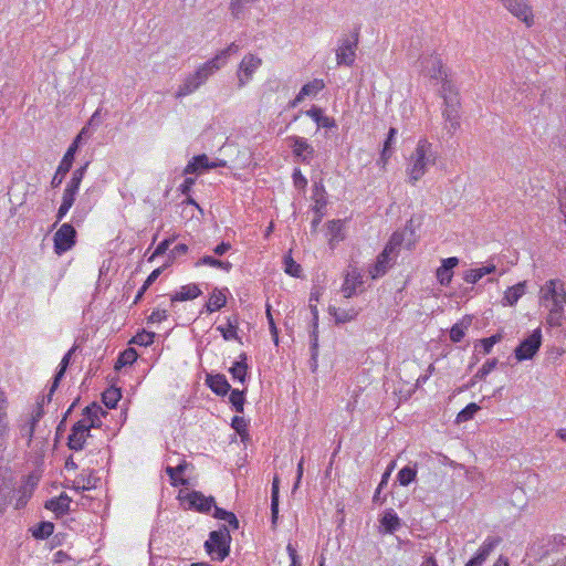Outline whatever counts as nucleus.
Wrapping results in <instances>:
<instances>
[{
    "mask_svg": "<svg viewBox=\"0 0 566 566\" xmlns=\"http://www.w3.org/2000/svg\"><path fill=\"white\" fill-rule=\"evenodd\" d=\"M538 305L546 311L545 323L560 327L565 321L566 286L560 279L545 281L538 290Z\"/></svg>",
    "mask_w": 566,
    "mask_h": 566,
    "instance_id": "obj_1",
    "label": "nucleus"
},
{
    "mask_svg": "<svg viewBox=\"0 0 566 566\" xmlns=\"http://www.w3.org/2000/svg\"><path fill=\"white\" fill-rule=\"evenodd\" d=\"M438 158L433 144L427 138H420L407 158V182L415 186L437 164Z\"/></svg>",
    "mask_w": 566,
    "mask_h": 566,
    "instance_id": "obj_2",
    "label": "nucleus"
},
{
    "mask_svg": "<svg viewBox=\"0 0 566 566\" xmlns=\"http://www.w3.org/2000/svg\"><path fill=\"white\" fill-rule=\"evenodd\" d=\"M99 412L101 408L95 405L85 408L84 417L73 426L69 436V447L72 450L83 449L84 443L90 436L91 428L99 426Z\"/></svg>",
    "mask_w": 566,
    "mask_h": 566,
    "instance_id": "obj_3",
    "label": "nucleus"
},
{
    "mask_svg": "<svg viewBox=\"0 0 566 566\" xmlns=\"http://www.w3.org/2000/svg\"><path fill=\"white\" fill-rule=\"evenodd\" d=\"M220 69L211 59L197 67L193 73L188 74L176 91L177 98H184L199 90L210 76Z\"/></svg>",
    "mask_w": 566,
    "mask_h": 566,
    "instance_id": "obj_4",
    "label": "nucleus"
},
{
    "mask_svg": "<svg viewBox=\"0 0 566 566\" xmlns=\"http://www.w3.org/2000/svg\"><path fill=\"white\" fill-rule=\"evenodd\" d=\"M420 72L430 81L442 83V91H451V83L447 81V70L442 64V60L437 53H423L419 59Z\"/></svg>",
    "mask_w": 566,
    "mask_h": 566,
    "instance_id": "obj_5",
    "label": "nucleus"
},
{
    "mask_svg": "<svg viewBox=\"0 0 566 566\" xmlns=\"http://www.w3.org/2000/svg\"><path fill=\"white\" fill-rule=\"evenodd\" d=\"M230 543V532L226 526H223L209 534V538L206 541L205 547L212 559L223 560L229 555Z\"/></svg>",
    "mask_w": 566,
    "mask_h": 566,
    "instance_id": "obj_6",
    "label": "nucleus"
},
{
    "mask_svg": "<svg viewBox=\"0 0 566 566\" xmlns=\"http://www.w3.org/2000/svg\"><path fill=\"white\" fill-rule=\"evenodd\" d=\"M261 65L262 59L259 55L253 53L245 54L237 71L238 87L242 88L248 85Z\"/></svg>",
    "mask_w": 566,
    "mask_h": 566,
    "instance_id": "obj_7",
    "label": "nucleus"
},
{
    "mask_svg": "<svg viewBox=\"0 0 566 566\" xmlns=\"http://www.w3.org/2000/svg\"><path fill=\"white\" fill-rule=\"evenodd\" d=\"M54 252L62 255L70 251L76 242V231L70 223H63L54 233Z\"/></svg>",
    "mask_w": 566,
    "mask_h": 566,
    "instance_id": "obj_8",
    "label": "nucleus"
},
{
    "mask_svg": "<svg viewBox=\"0 0 566 566\" xmlns=\"http://www.w3.org/2000/svg\"><path fill=\"white\" fill-rule=\"evenodd\" d=\"M542 345V331L536 328L515 348V358L518 361L527 360L538 352Z\"/></svg>",
    "mask_w": 566,
    "mask_h": 566,
    "instance_id": "obj_9",
    "label": "nucleus"
},
{
    "mask_svg": "<svg viewBox=\"0 0 566 566\" xmlns=\"http://www.w3.org/2000/svg\"><path fill=\"white\" fill-rule=\"evenodd\" d=\"M289 146L292 148L294 157L303 164H310L315 154L314 147L306 138L300 136H290L286 138Z\"/></svg>",
    "mask_w": 566,
    "mask_h": 566,
    "instance_id": "obj_10",
    "label": "nucleus"
},
{
    "mask_svg": "<svg viewBox=\"0 0 566 566\" xmlns=\"http://www.w3.org/2000/svg\"><path fill=\"white\" fill-rule=\"evenodd\" d=\"M504 8L510 11L518 20L523 21L527 27L534 22L532 7L528 0H500Z\"/></svg>",
    "mask_w": 566,
    "mask_h": 566,
    "instance_id": "obj_11",
    "label": "nucleus"
},
{
    "mask_svg": "<svg viewBox=\"0 0 566 566\" xmlns=\"http://www.w3.org/2000/svg\"><path fill=\"white\" fill-rule=\"evenodd\" d=\"M181 500L188 509L196 510L200 513H208L216 505L212 496H206L198 491L186 494Z\"/></svg>",
    "mask_w": 566,
    "mask_h": 566,
    "instance_id": "obj_12",
    "label": "nucleus"
},
{
    "mask_svg": "<svg viewBox=\"0 0 566 566\" xmlns=\"http://www.w3.org/2000/svg\"><path fill=\"white\" fill-rule=\"evenodd\" d=\"M357 41L344 39L336 50L338 65L352 66L356 59Z\"/></svg>",
    "mask_w": 566,
    "mask_h": 566,
    "instance_id": "obj_13",
    "label": "nucleus"
},
{
    "mask_svg": "<svg viewBox=\"0 0 566 566\" xmlns=\"http://www.w3.org/2000/svg\"><path fill=\"white\" fill-rule=\"evenodd\" d=\"M227 163L222 159L210 160L207 155L195 156L185 167V174H196L201 169H213L226 167Z\"/></svg>",
    "mask_w": 566,
    "mask_h": 566,
    "instance_id": "obj_14",
    "label": "nucleus"
},
{
    "mask_svg": "<svg viewBox=\"0 0 566 566\" xmlns=\"http://www.w3.org/2000/svg\"><path fill=\"white\" fill-rule=\"evenodd\" d=\"M75 153L76 145H70L52 178V187H59L62 184L65 175L70 171L72 167Z\"/></svg>",
    "mask_w": 566,
    "mask_h": 566,
    "instance_id": "obj_15",
    "label": "nucleus"
},
{
    "mask_svg": "<svg viewBox=\"0 0 566 566\" xmlns=\"http://www.w3.org/2000/svg\"><path fill=\"white\" fill-rule=\"evenodd\" d=\"M443 98L447 104V109L444 111L446 120L449 123V127L455 130L460 125L457 109L459 105L458 96L457 94H452L451 91H448L443 92Z\"/></svg>",
    "mask_w": 566,
    "mask_h": 566,
    "instance_id": "obj_16",
    "label": "nucleus"
},
{
    "mask_svg": "<svg viewBox=\"0 0 566 566\" xmlns=\"http://www.w3.org/2000/svg\"><path fill=\"white\" fill-rule=\"evenodd\" d=\"M363 284V276L358 269L350 268L346 275L342 286V293L344 297L349 298L357 293V289Z\"/></svg>",
    "mask_w": 566,
    "mask_h": 566,
    "instance_id": "obj_17",
    "label": "nucleus"
},
{
    "mask_svg": "<svg viewBox=\"0 0 566 566\" xmlns=\"http://www.w3.org/2000/svg\"><path fill=\"white\" fill-rule=\"evenodd\" d=\"M43 416V408L41 405H38L33 410L31 416L25 420V422L19 424V433L21 438H25L28 444L31 443L35 424L40 421Z\"/></svg>",
    "mask_w": 566,
    "mask_h": 566,
    "instance_id": "obj_18",
    "label": "nucleus"
},
{
    "mask_svg": "<svg viewBox=\"0 0 566 566\" xmlns=\"http://www.w3.org/2000/svg\"><path fill=\"white\" fill-rule=\"evenodd\" d=\"M8 401L4 392L0 390V450L6 448L7 440L10 433V426L8 420Z\"/></svg>",
    "mask_w": 566,
    "mask_h": 566,
    "instance_id": "obj_19",
    "label": "nucleus"
},
{
    "mask_svg": "<svg viewBox=\"0 0 566 566\" xmlns=\"http://www.w3.org/2000/svg\"><path fill=\"white\" fill-rule=\"evenodd\" d=\"M324 87H325L324 81L319 80V78H315V80L306 83L300 90V92L295 96V98L291 102V106L292 107L297 106L307 96H316Z\"/></svg>",
    "mask_w": 566,
    "mask_h": 566,
    "instance_id": "obj_20",
    "label": "nucleus"
},
{
    "mask_svg": "<svg viewBox=\"0 0 566 566\" xmlns=\"http://www.w3.org/2000/svg\"><path fill=\"white\" fill-rule=\"evenodd\" d=\"M459 264V259L455 256L447 258L442 260L441 266L437 269V280L441 285H449L453 273L452 270Z\"/></svg>",
    "mask_w": 566,
    "mask_h": 566,
    "instance_id": "obj_21",
    "label": "nucleus"
},
{
    "mask_svg": "<svg viewBox=\"0 0 566 566\" xmlns=\"http://www.w3.org/2000/svg\"><path fill=\"white\" fill-rule=\"evenodd\" d=\"M229 290L227 287L218 289L214 287L210 294V297L206 304V311L213 313L221 310L227 304V295Z\"/></svg>",
    "mask_w": 566,
    "mask_h": 566,
    "instance_id": "obj_22",
    "label": "nucleus"
},
{
    "mask_svg": "<svg viewBox=\"0 0 566 566\" xmlns=\"http://www.w3.org/2000/svg\"><path fill=\"white\" fill-rule=\"evenodd\" d=\"M526 293V281L507 287L502 298L503 306H513Z\"/></svg>",
    "mask_w": 566,
    "mask_h": 566,
    "instance_id": "obj_23",
    "label": "nucleus"
},
{
    "mask_svg": "<svg viewBox=\"0 0 566 566\" xmlns=\"http://www.w3.org/2000/svg\"><path fill=\"white\" fill-rule=\"evenodd\" d=\"M313 206L312 210L314 213H324L327 206L326 191L322 182H316L313 187Z\"/></svg>",
    "mask_w": 566,
    "mask_h": 566,
    "instance_id": "obj_24",
    "label": "nucleus"
},
{
    "mask_svg": "<svg viewBox=\"0 0 566 566\" xmlns=\"http://www.w3.org/2000/svg\"><path fill=\"white\" fill-rule=\"evenodd\" d=\"M401 525L400 518L397 513L392 510H386L380 518V528L382 533H394Z\"/></svg>",
    "mask_w": 566,
    "mask_h": 566,
    "instance_id": "obj_25",
    "label": "nucleus"
},
{
    "mask_svg": "<svg viewBox=\"0 0 566 566\" xmlns=\"http://www.w3.org/2000/svg\"><path fill=\"white\" fill-rule=\"evenodd\" d=\"M238 325L239 319L237 316H230L227 317V324L226 325H219L217 326V331L221 333L224 340H239L240 337L238 335Z\"/></svg>",
    "mask_w": 566,
    "mask_h": 566,
    "instance_id": "obj_26",
    "label": "nucleus"
},
{
    "mask_svg": "<svg viewBox=\"0 0 566 566\" xmlns=\"http://www.w3.org/2000/svg\"><path fill=\"white\" fill-rule=\"evenodd\" d=\"M201 294V290L197 284H187L180 287L170 296L171 303L184 302L197 298Z\"/></svg>",
    "mask_w": 566,
    "mask_h": 566,
    "instance_id": "obj_27",
    "label": "nucleus"
},
{
    "mask_svg": "<svg viewBox=\"0 0 566 566\" xmlns=\"http://www.w3.org/2000/svg\"><path fill=\"white\" fill-rule=\"evenodd\" d=\"M496 271V266L494 264H486L480 268L470 269L464 273L463 280L467 283L475 284L479 282L483 276L494 273Z\"/></svg>",
    "mask_w": 566,
    "mask_h": 566,
    "instance_id": "obj_28",
    "label": "nucleus"
},
{
    "mask_svg": "<svg viewBox=\"0 0 566 566\" xmlns=\"http://www.w3.org/2000/svg\"><path fill=\"white\" fill-rule=\"evenodd\" d=\"M392 254L387 252L385 249L377 258V262L370 269L369 273L373 279H378L386 273L388 268L390 266V261L392 260Z\"/></svg>",
    "mask_w": 566,
    "mask_h": 566,
    "instance_id": "obj_29",
    "label": "nucleus"
},
{
    "mask_svg": "<svg viewBox=\"0 0 566 566\" xmlns=\"http://www.w3.org/2000/svg\"><path fill=\"white\" fill-rule=\"evenodd\" d=\"M305 114L316 123L317 127L333 128L336 126L334 118L325 116L319 107L313 106Z\"/></svg>",
    "mask_w": 566,
    "mask_h": 566,
    "instance_id": "obj_30",
    "label": "nucleus"
},
{
    "mask_svg": "<svg viewBox=\"0 0 566 566\" xmlns=\"http://www.w3.org/2000/svg\"><path fill=\"white\" fill-rule=\"evenodd\" d=\"M207 384L210 389L217 395H227L230 390V384L228 382L226 376L217 374L207 377Z\"/></svg>",
    "mask_w": 566,
    "mask_h": 566,
    "instance_id": "obj_31",
    "label": "nucleus"
},
{
    "mask_svg": "<svg viewBox=\"0 0 566 566\" xmlns=\"http://www.w3.org/2000/svg\"><path fill=\"white\" fill-rule=\"evenodd\" d=\"M71 499L66 494H61L57 497L51 499L46 502L45 507L55 513L56 516L63 515L69 511Z\"/></svg>",
    "mask_w": 566,
    "mask_h": 566,
    "instance_id": "obj_32",
    "label": "nucleus"
},
{
    "mask_svg": "<svg viewBox=\"0 0 566 566\" xmlns=\"http://www.w3.org/2000/svg\"><path fill=\"white\" fill-rule=\"evenodd\" d=\"M98 479L90 472L88 474H80L73 481V488L76 491L92 490L96 488Z\"/></svg>",
    "mask_w": 566,
    "mask_h": 566,
    "instance_id": "obj_33",
    "label": "nucleus"
},
{
    "mask_svg": "<svg viewBox=\"0 0 566 566\" xmlns=\"http://www.w3.org/2000/svg\"><path fill=\"white\" fill-rule=\"evenodd\" d=\"M328 313L335 318L336 323H347L357 316V312L354 308L345 310L335 306H329Z\"/></svg>",
    "mask_w": 566,
    "mask_h": 566,
    "instance_id": "obj_34",
    "label": "nucleus"
},
{
    "mask_svg": "<svg viewBox=\"0 0 566 566\" xmlns=\"http://www.w3.org/2000/svg\"><path fill=\"white\" fill-rule=\"evenodd\" d=\"M76 195L75 192H72L71 190H65L64 189V192H63V197H62V203L57 210V214H56V221H61L66 214L67 212L70 211V209L72 208L74 201H75V198H76Z\"/></svg>",
    "mask_w": 566,
    "mask_h": 566,
    "instance_id": "obj_35",
    "label": "nucleus"
},
{
    "mask_svg": "<svg viewBox=\"0 0 566 566\" xmlns=\"http://www.w3.org/2000/svg\"><path fill=\"white\" fill-rule=\"evenodd\" d=\"M245 359L247 356L244 354L240 355V360L235 361L229 369L232 378L240 382H244L247 377L248 366L245 364Z\"/></svg>",
    "mask_w": 566,
    "mask_h": 566,
    "instance_id": "obj_36",
    "label": "nucleus"
},
{
    "mask_svg": "<svg viewBox=\"0 0 566 566\" xmlns=\"http://www.w3.org/2000/svg\"><path fill=\"white\" fill-rule=\"evenodd\" d=\"M499 537L489 536L484 539L476 552V556L482 558L484 562L490 556V554L495 549V547L500 544Z\"/></svg>",
    "mask_w": 566,
    "mask_h": 566,
    "instance_id": "obj_37",
    "label": "nucleus"
},
{
    "mask_svg": "<svg viewBox=\"0 0 566 566\" xmlns=\"http://www.w3.org/2000/svg\"><path fill=\"white\" fill-rule=\"evenodd\" d=\"M239 45L237 43H231L228 48L218 52L211 60L217 63L218 67L221 70L227 63L228 59L231 54H235L239 51Z\"/></svg>",
    "mask_w": 566,
    "mask_h": 566,
    "instance_id": "obj_38",
    "label": "nucleus"
},
{
    "mask_svg": "<svg viewBox=\"0 0 566 566\" xmlns=\"http://www.w3.org/2000/svg\"><path fill=\"white\" fill-rule=\"evenodd\" d=\"M397 134H398V130L394 127H391L388 132L387 138L384 144V149H382V153H381L380 159H379V163H381L382 166H385L387 164V160L391 156V147L395 143V138H396Z\"/></svg>",
    "mask_w": 566,
    "mask_h": 566,
    "instance_id": "obj_39",
    "label": "nucleus"
},
{
    "mask_svg": "<svg viewBox=\"0 0 566 566\" xmlns=\"http://www.w3.org/2000/svg\"><path fill=\"white\" fill-rule=\"evenodd\" d=\"M342 230L343 223L340 220H333L328 223L327 234L331 247H335V244L343 240Z\"/></svg>",
    "mask_w": 566,
    "mask_h": 566,
    "instance_id": "obj_40",
    "label": "nucleus"
},
{
    "mask_svg": "<svg viewBox=\"0 0 566 566\" xmlns=\"http://www.w3.org/2000/svg\"><path fill=\"white\" fill-rule=\"evenodd\" d=\"M200 265H208V266H212V268H218V269H221L226 272H229L232 268V264L228 261H221V260H218V259H214L213 256H210V255H205L202 256L197 263H196V266H200Z\"/></svg>",
    "mask_w": 566,
    "mask_h": 566,
    "instance_id": "obj_41",
    "label": "nucleus"
},
{
    "mask_svg": "<svg viewBox=\"0 0 566 566\" xmlns=\"http://www.w3.org/2000/svg\"><path fill=\"white\" fill-rule=\"evenodd\" d=\"M88 164L77 168L73 171L71 180L67 182L65 190H71L72 192L77 193L80 189V185L84 178L86 168Z\"/></svg>",
    "mask_w": 566,
    "mask_h": 566,
    "instance_id": "obj_42",
    "label": "nucleus"
},
{
    "mask_svg": "<svg viewBox=\"0 0 566 566\" xmlns=\"http://www.w3.org/2000/svg\"><path fill=\"white\" fill-rule=\"evenodd\" d=\"M214 511H213V517L218 518V520H222V521H226L229 523V525L237 530L239 527V521L237 518V516L231 513V512H228L223 509H220L218 506L214 505Z\"/></svg>",
    "mask_w": 566,
    "mask_h": 566,
    "instance_id": "obj_43",
    "label": "nucleus"
},
{
    "mask_svg": "<svg viewBox=\"0 0 566 566\" xmlns=\"http://www.w3.org/2000/svg\"><path fill=\"white\" fill-rule=\"evenodd\" d=\"M122 398L120 389L111 387L103 394V402L108 408H115L117 406V402Z\"/></svg>",
    "mask_w": 566,
    "mask_h": 566,
    "instance_id": "obj_44",
    "label": "nucleus"
},
{
    "mask_svg": "<svg viewBox=\"0 0 566 566\" xmlns=\"http://www.w3.org/2000/svg\"><path fill=\"white\" fill-rule=\"evenodd\" d=\"M469 325L470 319H463L462 322L454 324L450 329L451 340L454 343L460 342L464 337L465 331L468 329Z\"/></svg>",
    "mask_w": 566,
    "mask_h": 566,
    "instance_id": "obj_45",
    "label": "nucleus"
},
{
    "mask_svg": "<svg viewBox=\"0 0 566 566\" xmlns=\"http://www.w3.org/2000/svg\"><path fill=\"white\" fill-rule=\"evenodd\" d=\"M417 476V469L411 467L402 468L397 475V479L402 486L409 485L412 481H415Z\"/></svg>",
    "mask_w": 566,
    "mask_h": 566,
    "instance_id": "obj_46",
    "label": "nucleus"
},
{
    "mask_svg": "<svg viewBox=\"0 0 566 566\" xmlns=\"http://www.w3.org/2000/svg\"><path fill=\"white\" fill-rule=\"evenodd\" d=\"M54 531V525L51 522H41L32 530V535L35 538L44 539L49 537Z\"/></svg>",
    "mask_w": 566,
    "mask_h": 566,
    "instance_id": "obj_47",
    "label": "nucleus"
},
{
    "mask_svg": "<svg viewBox=\"0 0 566 566\" xmlns=\"http://www.w3.org/2000/svg\"><path fill=\"white\" fill-rule=\"evenodd\" d=\"M75 350V348H71L65 355L64 357L62 358L61 363H60V369L59 371L56 373L55 377H54V382L52 385V388H51V394L54 391V389L56 388L57 386V382L60 381V379L63 377L67 366H69V363H70V359H71V356L73 354V352Z\"/></svg>",
    "mask_w": 566,
    "mask_h": 566,
    "instance_id": "obj_48",
    "label": "nucleus"
},
{
    "mask_svg": "<svg viewBox=\"0 0 566 566\" xmlns=\"http://www.w3.org/2000/svg\"><path fill=\"white\" fill-rule=\"evenodd\" d=\"M478 410H480V407L476 403H474V402L469 403L464 409H462L458 413L457 422L461 423V422H465V421L472 419L473 416L478 412Z\"/></svg>",
    "mask_w": 566,
    "mask_h": 566,
    "instance_id": "obj_49",
    "label": "nucleus"
},
{
    "mask_svg": "<svg viewBox=\"0 0 566 566\" xmlns=\"http://www.w3.org/2000/svg\"><path fill=\"white\" fill-rule=\"evenodd\" d=\"M284 271L291 276L298 277L301 275L302 269L301 265L296 263L291 255H285Z\"/></svg>",
    "mask_w": 566,
    "mask_h": 566,
    "instance_id": "obj_50",
    "label": "nucleus"
},
{
    "mask_svg": "<svg viewBox=\"0 0 566 566\" xmlns=\"http://www.w3.org/2000/svg\"><path fill=\"white\" fill-rule=\"evenodd\" d=\"M137 359V353L134 348H128L124 350L115 365L116 368H119L125 365H130Z\"/></svg>",
    "mask_w": 566,
    "mask_h": 566,
    "instance_id": "obj_51",
    "label": "nucleus"
},
{
    "mask_svg": "<svg viewBox=\"0 0 566 566\" xmlns=\"http://www.w3.org/2000/svg\"><path fill=\"white\" fill-rule=\"evenodd\" d=\"M155 333L143 331L140 333H137L133 339L132 343L139 345V346H148L154 343Z\"/></svg>",
    "mask_w": 566,
    "mask_h": 566,
    "instance_id": "obj_52",
    "label": "nucleus"
},
{
    "mask_svg": "<svg viewBox=\"0 0 566 566\" xmlns=\"http://www.w3.org/2000/svg\"><path fill=\"white\" fill-rule=\"evenodd\" d=\"M229 399L237 412H243L244 395L242 390L233 389Z\"/></svg>",
    "mask_w": 566,
    "mask_h": 566,
    "instance_id": "obj_53",
    "label": "nucleus"
},
{
    "mask_svg": "<svg viewBox=\"0 0 566 566\" xmlns=\"http://www.w3.org/2000/svg\"><path fill=\"white\" fill-rule=\"evenodd\" d=\"M502 336L500 334L492 335L491 337L483 338L480 340L479 346L482 348V353L484 355L490 354L493 346L501 340ZM478 348V345L475 346Z\"/></svg>",
    "mask_w": 566,
    "mask_h": 566,
    "instance_id": "obj_54",
    "label": "nucleus"
},
{
    "mask_svg": "<svg viewBox=\"0 0 566 566\" xmlns=\"http://www.w3.org/2000/svg\"><path fill=\"white\" fill-rule=\"evenodd\" d=\"M11 492V486L4 480L0 479V516L2 515L4 507L9 501V494Z\"/></svg>",
    "mask_w": 566,
    "mask_h": 566,
    "instance_id": "obj_55",
    "label": "nucleus"
},
{
    "mask_svg": "<svg viewBox=\"0 0 566 566\" xmlns=\"http://www.w3.org/2000/svg\"><path fill=\"white\" fill-rule=\"evenodd\" d=\"M403 235L405 233L395 232L391 235L387 245L385 247V250L391 253L392 255H396L398 247H400L403 241Z\"/></svg>",
    "mask_w": 566,
    "mask_h": 566,
    "instance_id": "obj_56",
    "label": "nucleus"
},
{
    "mask_svg": "<svg viewBox=\"0 0 566 566\" xmlns=\"http://www.w3.org/2000/svg\"><path fill=\"white\" fill-rule=\"evenodd\" d=\"M403 235L405 233L395 232L391 235L387 245L385 247V250L391 253L392 255H396L398 247H400L403 241Z\"/></svg>",
    "mask_w": 566,
    "mask_h": 566,
    "instance_id": "obj_57",
    "label": "nucleus"
},
{
    "mask_svg": "<svg viewBox=\"0 0 566 566\" xmlns=\"http://www.w3.org/2000/svg\"><path fill=\"white\" fill-rule=\"evenodd\" d=\"M497 365V359H489L486 360L482 367L474 375L475 379H484Z\"/></svg>",
    "mask_w": 566,
    "mask_h": 566,
    "instance_id": "obj_58",
    "label": "nucleus"
},
{
    "mask_svg": "<svg viewBox=\"0 0 566 566\" xmlns=\"http://www.w3.org/2000/svg\"><path fill=\"white\" fill-rule=\"evenodd\" d=\"M184 470H185V465L184 464H178L176 468H172V467H167L166 468V472L168 473V475L172 480V484L176 485L178 482L182 483V480L179 478V475H180V473Z\"/></svg>",
    "mask_w": 566,
    "mask_h": 566,
    "instance_id": "obj_59",
    "label": "nucleus"
},
{
    "mask_svg": "<svg viewBox=\"0 0 566 566\" xmlns=\"http://www.w3.org/2000/svg\"><path fill=\"white\" fill-rule=\"evenodd\" d=\"M286 552L289 554V557L291 559L290 566H301V558L297 555L296 548L293 546L292 543H289L286 545Z\"/></svg>",
    "mask_w": 566,
    "mask_h": 566,
    "instance_id": "obj_60",
    "label": "nucleus"
},
{
    "mask_svg": "<svg viewBox=\"0 0 566 566\" xmlns=\"http://www.w3.org/2000/svg\"><path fill=\"white\" fill-rule=\"evenodd\" d=\"M170 243H171L170 239H166V240L161 241L157 245V248L155 249L154 253L151 254V256L149 258L148 261L151 262L156 256L164 254L169 249Z\"/></svg>",
    "mask_w": 566,
    "mask_h": 566,
    "instance_id": "obj_61",
    "label": "nucleus"
},
{
    "mask_svg": "<svg viewBox=\"0 0 566 566\" xmlns=\"http://www.w3.org/2000/svg\"><path fill=\"white\" fill-rule=\"evenodd\" d=\"M167 317H168L167 311L158 308V310L153 311V313L148 317V321L150 323H160V322L167 319Z\"/></svg>",
    "mask_w": 566,
    "mask_h": 566,
    "instance_id": "obj_62",
    "label": "nucleus"
},
{
    "mask_svg": "<svg viewBox=\"0 0 566 566\" xmlns=\"http://www.w3.org/2000/svg\"><path fill=\"white\" fill-rule=\"evenodd\" d=\"M293 181L295 187L304 189L307 185V179L302 175L300 169H295L293 172Z\"/></svg>",
    "mask_w": 566,
    "mask_h": 566,
    "instance_id": "obj_63",
    "label": "nucleus"
},
{
    "mask_svg": "<svg viewBox=\"0 0 566 566\" xmlns=\"http://www.w3.org/2000/svg\"><path fill=\"white\" fill-rule=\"evenodd\" d=\"M163 268L155 269L146 279L145 283L143 284V291H146L161 274Z\"/></svg>",
    "mask_w": 566,
    "mask_h": 566,
    "instance_id": "obj_64",
    "label": "nucleus"
}]
</instances>
